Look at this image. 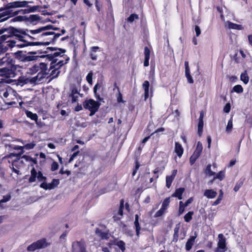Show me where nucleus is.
I'll use <instances>...</instances> for the list:
<instances>
[{"instance_id": "obj_1", "label": "nucleus", "mask_w": 252, "mask_h": 252, "mask_svg": "<svg viewBox=\"0 0 252 252\" xmlns=\"http://www.w3.org/2000/svg\"><path fill=\"white\" fill-rule=\"evenodd\" d=\"M58 28H55L52 25H48L37 29L28 31V33H27L26 32L22 33L34 40L41 41L36 42V45H49L55 42L61 35L66 32L64 29L62 30L61 33L49 31L50 30H58Z\"/></svg>"}, {"instance_id": "obj_2", "label": "nucleus", "mask_w": 252, "mask_h": 252, "mask_svg": "<svg viewBox=\"0 0 252 252\" xmlns=\"http://www.w3.org/2000/svg\"><path fill=\"white\" fill-rule=\"evenodd\" d=\"M65 61L64 60H60L58 62L57 60H55L54 62H51L50 64V67L48 69V71H50V72H48V74H50L51 76H52V79L57 78L59 74L60 73V71L59 69L64 64L67 63L69 58L67 57H64Z\"/></svg>"}, {"instance_id": "obj_3", "label": "nucleus", "mask_w": 252, "mask_h": 252, "mask_svg": "<svg viewBox=\"0 0 252 252\" xmlns=\"http://www.w3.org/2000/svg\"><path fill=\"white\" fill-rule=\"evenodd\" d=\"M100 103L92 99L86 100L83 103L84 108L90 111V116H93L97 111Z\"/></svg>"}, {"instance_id": "obj_4", "label": "nucleus", "mask_w": 252, "mask_h": 252, "mask_svg": "<svg viewBox=\"0 0 252 252\" xmlns=\"http://www.w3.org/2000/svg\"><path fill=\"white\" fill-rule=\"evenodd\" d=\"M49 244L45 239H40L34 242L27 247L28 252H34L37 249H43L47 247Z\"/></svg>"}, {"instance_id": "obj_5", "label": "nucleus", "mask_w": 252, "mask_h": 252, "mask_svg": "<svg viewBox=\"0 0 252 252\" xmlns=\"http://www.w3.org/2000/svg\"><path fill=\"white\" fill-rule=\"evenodd\" d=\"M46 177L44 176L40 171H37L34 167H33L31 170V176L29 179V183H33L36 181L41 182L45 181Z\"/></svg>"}, {"instance_id": "obj_6", "label": "nucleus", "mask_w": 252, "mask_h": 252, "mask_svg": "<svg viewBox=\"0 0 252 252\" xmlns=\"http://www.w3.org/2000/svg\"><path fill=\"white\" fill-rule=\"evenodd\" d=\"M16 69V66H4L0 68V76L8 78H14L16 73L15 70Z\"/></svg>"}, {"instance_id": "obj_7", "label": "nucleus", "mask_w": 252, "mask_h": 252, "mask_svg": "<svg viewBox=\"0 0 252 252\" xmlns=\"http://www.w3.org/2000/svg\"><path fill=\"white\" fill-rule=\"evenodd\" d=\"M60 51L55 52L52 54H48L46 56H41V58H45L46 60H48L51 62H54L55 60H57L58 62L60 60H64L65 61L64 57H66V56H61V54L64 53L65 52L64 50L59 49Z\"/></svg>"}, {"instance_id": "obj_8", "label": "nucleus", "mask_w": 252, "mask_h": 252, "mask_svg": "<svg viewBox=\"0 0 252 252\" xmlns=\"http://www.w3.org/2000/svg\"><path fill=\"white\" fill-rule=\"evenodd\" d=\"M0 66L3 67L16 66L12 55L7 53L3 57L0 58Z\"/></svg>"}, {"instance_id": "obj_9", "label": "nucleus", "mask_w": 252, "mask_h": 252, "mask_svg": "<svg viewBox=\"0 0 252 252\" xmlns=\"http://www.w3.org/2000/svg\"><path fill=\"white\" fill-rule=\"evenodd\" d=\"M32 1L27 0H17L13 2H9L7 4V8H27L30 7L29 3H32Z\"/></svg>"}, {"instance_id": "obj_10", "label": "nucleus", "mask_w": 252, "mask_h": 252, "mask_svg": "<svg viewBox=\"0 0 252 252\" xmlns=\"http://www.w3.org/2000/svg\"><path fill=\"white\" fill-rule=\"evenodd\" d=\"M218 239L219 241L216 252H225L226 250V239L222 234H219L218 235Z\"/></svg>"}, {"instance_id": "obj_11", "label": "nucleus", "mask_w": 252, "mask_h": 252, "mask_svg": "<svg viewBox=\"0 0 252 252\" xmlns=\"http://www.w3.org/2000/svg\"><path fill=\"white\" fill-rule=\"evenodd\" d=\"M85 247V242L83 240L74 242L72 244L73 252H87Z\"/></svg>"}, {"instance_id": "obj_12", "label": "nucleus", "mask_w": 252, "mask_h": 252, "mask_svg": "<svg viewBox=\"0 0 252 252\" xmlns=\"http://www.w3.org/2000/svg\"><path fill=\"white\" fill-rule=\"evenodd\" d=\"M19 80L20 82L23 83L24 84H30L32 85L40 84L37 74L33 77H21L19 78Z\"/></svg>"}, {"instance_id": "obj_13", "label": "nucleus", "mask_w": 252, "mask_h": 252, "mask_svg": "<svg viewBox=\"0 0 252 252\" xmlns=\"http://www.w3.org/2000/svg\"><path fill=\"white\" fill-rule=\"evenodd\" d=\"M8 33H11L12 34V37L15 36L16 37L17 39H18L19 41H24L23 38L24 37L20 34V33H22L24 34L22 32H26L27 33H28V30H27L26 31H20L19 30L15 29L13 27L10 28L8 30Z\"/></svg>"}, {"instance_id": "obj_14", "label": "nucleus", "mask_w": 252, "mask_h": 252, "mask_svg": "<svg viewBox=\"0 0 252 252\" xmlns=\"http://www.w3.org/2000/svg\"><path fill=\"white\" fill-rule=\"evenodd\" d=\"M11 9L7 8V4L4 8L0 9V19L2 18L1 21H6L10 17Z\"/></svg>"}, {"instance_id": "obj_15", "label": "nucleus", "mask_w": 252, "mask_h": 252, "mask_svg": "<svg viewBox=\"0 0 252 252\" xmlns=\"http://www.w3.org/2000/svg\"><path fill=\"white\" fill-rule=\"evenodd\" d=\"M196 237H197L196 232H195L193 235L190 236L189 238L187 241V242L186 244V245H185V248L187 251H189L191 249L192 247L195 242V240Z\"/></svg>"}, {"instance_id": "obj_16", "label": "nucleus", "mask_w": 252, "mask_h": 252, "mask_svg": "<svg viewBox=\"0 0 252 252\" xmlns=\"http://www.w3.org/2000/svg\"><path fill=\"white\" fill-rule=\"evenodd\" d=\"M177 173V170L174 169L172 171V175L171 176H167L166 177V187L169 188L171 187V184L174 179Z\"/></svg>"}, {"instance_id": "obj_17", "label": "nucleus", "mask_w": 252, "mask_h": 252, "mask_svg": "<svg viewBox=\"0 0 252 252\" xmlns=\"http://www.w3.org/2000/svg\"><path fill=\"white\" fill-rule=\"evenodd\" d=\"M217 192L213 189H206L204 192V195L209 199H212L216 197Z\"/></svg>"}, {"instance_id": "obj_18", "label": "nucleus", "mask_w": 252, "mask_h": 252, "mask_svg": "<svg viewBox=\"0 0 252 252\" xmlns=\"http://www.w3.org/2000/svg\"><path fill=\"white\" fill-rule=\"evenodd\" d=\"M174 152L180 158L183 154L184 149L182 145L179 142H175Z\"/></svg>"}, {"instance_id": "obj_19", "label": "nucleus", "mask_w": 252, "mask_h": 252, "mask_svg": "<svg viewBox=\"0 0 252 252\" xmlns=\"http://www.w3.org/2000/svg\"><path fill=\"white\" fill-rule=\"evenodd\" d=\"M95 233L101 239H108L109 238V235L108 233L102 231L99 228L96 229Z\"/></svg>"}, {"instance_id": "obj_20", "label": "nucleus", "mask_w": 252, "mask_h": 252, "mask_svg": "<svg viewBox=\"0 0 252 252\" xmlns=\"http://www.w3.org/2000/svg\"><path fill=\"white\" fill-rule=\"evenodd\" d=\"M17 41L14 39L10 38L9 40H6V42H4V52H5L8 48H12L16 46Z\"/></svg>"}, {"instance_id": "obj_21", "label": "nucleus", "mask_w": 252, "mask_h": 252, "mask_svg": "<svg viewBox=\"0 0 252 252\" xmlns=\"http://www.w3.org/2000/svg\"><path fill=\"white\" fill-rule=\"evenodd\" d=\"M149 86L150 84L148 81H144L142 84V88L144 90V96L145 99H147L149 96Z\"/></svg>"}, {"instance_id": "obj_22", "label": "nucleus", "mask_w": 252, "mask_h": 252, "mask_svg": "<svg viewBox=\"0 0 252 252\" xmlns=\"http://www.w3.org/2000/svg\"><path fill=\"white\" fill-rule=\"evenodd\" d=\"M202 149L203 146L202 143L200 141H198L197 143L196 148L192 155L198 158L201 155Z\"/></svg>"}, {"instance_id": "obj_23", "label": "nucleus", "mask_w": 252, "mask_h": 252, "mask_svg": "<svg viewBox=\"0 0 252 252\" xmlns=\"http://www.w3.org/2000/svg\"><path fill=\"white\" fill-rule=\"evenodd\" d=\"M138 220H139V216H138V215L136 214L134 224V225L135 227L136 235L138 237L139 236L140 231L141 230V227L140 226Z\"/></svg>"}, {"instance_id": "obj_24", "label": "nucleus", "mask_w": 252, "mask_h": 252, "mask_svg": "<svg viewBox=\"0 0 252 252\" xmlns=\"http://www.w3.org/2000/svg\"><path fill=\"white\" fill-rule=\"evenodd\" d=\"M180 225L179 223L177 224L174 228V233L173 235V241L177 242L179 238V232L180 229Z\"/></svg>"}, {"instance_id": "obj_25", "label": "nucleus", "mask_w": 252, "mask_h": 252, "mask_svg": "<svg viewBox=\"0 0 252 252\" xmlns=\"http://www.w3.org/2000/svg\"><path fill=\"white\" fill-rule=\"evenodd\" d=\"M227 24L229 29H236L238 30H242L243 29L242 25L233 23L229 21L227 22Z\"/></svg>"}, {"instance_id": "obj_26", "label": "nucleus", "mask_w": 252, "mask_h": 252, "mask_svg": "<svg viewBox=\"0 0 252 252\" xmlns=\"http://www.w3.org/2000/svg\"><path fill=\"white\" fill-rule=\"evenodd\" d=\"M184 190L185 189L183 188H179L176 190L172 196L177 197L179 199H181L182 198V195Z\"/></svg>"}, {"instance_id": "obj_27", "label": "nucleus", "mask_w": 252, "mask_h": 252, "mask_svg": "<svg viewBox=\"0 0 252 252\" xmlns=\"http://www.w3.org/2000/svg\"><path fill=\"white\" fill-rule=\"evenodd\" d=\"M99 49V47L97 46H93L91 47V52L90 53V56L91 59L93 60H96L97 59V56L95 54L97 50Z\"/></svg>"}, {"instance_id": "obj_28", "label": "nucleus", "mask_w": 252, "mask_h": 252, "mask_svg": "<svg viewBox=\"0 0 252 252\" xmlns=\"http://www.w3.org/2000/svg\"><path fill=\"white\" fill-rule=\"evenodd\" d=\"M38 66V69L39 72H42L44 73H47L46 71L48 70L47 64L44 63H41L37 64Z\"/></svg>"}, {"instance_id": "obj_29", "label": "nucleus", "mask_w": 252, "mask_h": 252, "mask_svg": "<svg viewBox=\"0 0 252 252\" xmlns=\"http://www.w3.org/2000/svg\"><path fill=\"white\" fill-rule=\"evenodd\" d=\"M12 37V34H4L0 37V41L2 42V46L4 45V42H6V40H9Z\"/></svg>"}, {"instance_id": "obj_30", "label": "nucleus", "mask_w": 252, "mask_h": 252, "mask_svg": "<svg viewBox=\"0 0 252 252\" xmlns=\"http://www.w3.org/2000/svg\"><path fill=\"white\" fill-rule=\"evenodd\" d=\"M26 116L31 120L35 121V122L37 120L38 117L36 114L33 113L32 112L27 110L26 111Z\"/></svg>"}, {"instance_id": "obj_31", "label": "nucleus", "mask_w": 252, "mask_h": 252, "mask_svg": "<svg viewBox=\"0 0 252 252\" xmlns=\"http://www.w3.org/2000/svg\"><path fill=\"white\" fill-rule=\"evenodd\" d=\"M240 78L241 80L245 84H247L249 82V77L246 71L241 73Z\"/></svg>"}, {"instance_id": "obj_32", "label": "nucleus", "mask_w": 252, "mask_h": 252, "mask_svg": "<svg viewBox=\"0 0 252 252\" xmlns=\"http://www.w3.org/2000/svg\"><path fill=\"white\" fill-rule=\"evenodd\" d=\"M205 173L206 175L209 177L215 176L216 175V173L214 171L211 170V165H208L205 170Z\"/></svg>"}, {"instance_id": "obj_33", "label": "nucleus", "mask_w": 252, "mask_h": 252, "mask_svg": "<svg viewBox=\"0 0 252 252\" xmlns=\"http://www.w3.org/2000/svg\"><path fill=\"white\" fill-rule=\"evenodd\" d=\"M23 161L22 160H20V159H18L17 160H15L12 162V170L13 172L16 173L17 174L19 175L21 174V173L20 171L18 169H16L14 168V166H17V163L18 162L22 163Z\"/></svg>"}, {"instance_id": "obj_34", "label": "nucleus", "mask_w": 252, "mask_h": 252, "mask_svg": "<svg viewBox=\"0 0 252 252\" xmlns=\"http://www.w3.org/2000/svg\"><path fill=\"white\" fill-rule=\"evenodd\" d=\"M48 74V73H44L42 72H39L37 74L38 76L39 81L40 83L44 82L46 76Z\"/></svg>"}, {"instance_id": "obj_35", "label": "nucleus", "mask_w": 252, "mask_h": 252, "mask_svg": "<svg viewBox=\"0 0 252 252\" xmlns=\"http://www.w3.org/2000/svg\"><path fill=\"white\" fill-rule=\"evenodd\" d=\"M29 9H24V13H29L31 12H34L35 11L37 10V9L39 8V6L35 5L33 6L29 7Z\"/></svg>"}, {"instance_id": "obj_36", "label": "nucleus", "mask_w": 252, "mask_h": 252, "mask_svg": "<svg viewBox=\"0 0 252 252\" xmlns=\"http://www.w3.org/2000/svg\"><path fill=\"white\" fill-rule=\"evenodd\" d=\"M101 87V84L97 83L95 85V86L94 88V95H95V97L97 98V99H99V100H101V98L99 95H97L96 91H97V89H99Z\"/></svg>"}, {"instance_id": "obj_37", "label": "nucleus", "mask_w": 252, "mask_h": 252, "mask_svg": "<svg viewBox=\"0 0 252 252\" xmlns=\"http://www.w3.org/2000/svg\"><path fill=\"white\" fill-rule=\"evenodd\" d=\"M39 71L38 66L37 64L34 65L32 67L29 68L28 73L33 74Z\"/></svg>"}, {"instance_id": "obj_38", "label": "nucleus", "mask_w": 252, "mask_h": 252, "mask_svg": "<svg viewBox=\"0 0 252 252\" xmlns=\"http://www.w3.org/2000/svg\"><path fill=\"white\" fill-rule=\"evenodd\" d=\"M233 127V123H232V119L230 118V119L228 121L227 123V125L226 127L225 131L226 132L229 133L231 131Z\"/></svg>"}, {"instance_id": "obj_39", "label": "nucleus", "mask_w": 252, "mask_h": 252, "mask_svg": "<svg viewBox=\"0 0 252 252\" xmlns=\"http://www.w3.org/2000/svg\"><path fill=\"white\" fill-rule=\"evenodd\" d=\"M60 184V181L58 179H54L51 183H49V185L51 187V189H53L57 187Z\"/></svg>"}, {"instance_id": "obj_40", "label": "nucleus", "mask_w": 252, "mask_h": 252, "mask_svg": "<svg viewBox=\"0 0 252 252\" xmlns=\"http://www.w3.org/2000/svg\"><path fill=\"white\" fill-rule=\"evenodd\" d=\"M233 91L237 93H242L243 92V88L240 85H235L233 88Z\"/></svg>"}, {"instance_id": "obj_41", "label": "nucleus", "mask_w": 252, "mask_h": 252, "mask_svg": "<svg viewBox=\"0 0 252 252\" xmlns=\"http://www.w3.org/2000/svg\"><path fill=\"white\" fill-rule=\"evenodd\" d=\"M115 244L119 247L122 251L125 250V244L122 241H118L115 242Z\"/></svg>"}, {"instance_id": "obj_42", "label": "nucleus", "mask_w": 252, "mask_h": 252, "mask_svg": "<svg viewBox=\"0 0 252 252\" xmlns=\"http://www.w3.org/2000/svg\"><path fill=\"white\" fill-rule=\"evenodd\" d=\"M203 121H199L198 124V133L200 136L203 131Z\"/></svg>"}, {"instance_id": "obj_43", "label": "nucleus", "mask_w": 252, "mask_h": 252, "mask_svg": "<svg viewBox=\"0 0 252 252\" xmlns=\"http://www.w3.org/2000/svg\"><path fill=\"white\" fill-rule=\"evenodd\" d=\"M36 144L34 142H32L30 143L25 144V145L23 146L24 149L26 150H31L33 149L34 146H35Z\"/></svg>"}, {"instance_id": "obj_44", "label": "nucleus", "mask_w": 252, "mask_h": 252, "mask_svg": "<svg viewBox=\"0 0 252 252\" xmlns=\"http://www.w3.org/2000/svg\"><path fill=\"white\" fill-rule=\"evenodd\" d=\"M170 202V197H168L165 198L162 204V206L161 208L164 209L165 210L167 208V207Z\"/></svg>"}, {"instance_id": "obj_45", "label": "nucleus", "mask_w": 252, "mask_h": 252, "mask_svg": "<svg viewBox=\"0 0 252 252\" xmlns=\"http://www.w3.org/2000/svg\"><path fill=\"white\" fill-rule=\"evenodd\" d=\"M14 91L12 89H9L7 90L5 92H4L3 94V97L7 98L10 95H12L14 93Z\"/></svg>"}, {"instance_id": "obj_46", "label": "nucleus", "mask_w": 252, "mask_h": 252, "mask_svg": "<svg viewBox=\"0 0 252 252\" xmlns=\"http://www.w3.org/2000/svg\"><path fill=\"white\" fill-rule=\"evenodd\" d=\"M193 214V212H189L184 216L185 220L186 222H189L192 219V216Z\"/></svg>"}, {"instance_id": "obj_47", "label": "nucleus", "mask_w": 252, "mask_h": 252, "mask_svg": "<svg viewBox=\"0 0 252 252\" xmlns=\"http://www.w3.org/2000/svg\"><path fill=\"white\" fill-rule=\"evenodd\" d=\"M139 17L138 15L136 14H132L127 19V21L131 23L134 21L135 19H138Z\"/></svg>"}, {"instance_id": "obj_48", "label": "nucleus", "mask_w": 252, "mask_h": 252, "mask_svg": "<svg viewBox=\"0 0 252 252\" xmlns=\"http://www.w3.org/2000/svg\"><path fill=\"white\" fill-rule=\"evenodd\" d=\"M224 177V173L223 171H220L214 177V180L218 179L220 180H222Z\"/></svg>"}, {"instance_id": "obj_49", "label": "nucleus", "mask_w": 252, "mask_h": 252, "mask_svg": "<svg viewBox=\"0 0 252 252\" xmlns=\"http://www.w3.org/2000/svg\"><path fill=\"white\" fill-rule=\"evenodd\" d=\"M22 159H24L26 161H32L34 164L36 163V160L35 159H33L32 158H31L28 156H26V155L23 156L22 157Z\"/></svg>"}, {"instance_id": "obj_50", "label": "nucleus", "mask_w": 252, "mask_h": 252, "mask_svg": "<svg viewBox=\"0 0 252 252\" xmlns=\"http://www.w3.org/2000/svg\"><path fill=\"white\" fill-rule=\"evenodd\" d=\"M185 76L188 79V83H190V84L193 83V80L190 75V71L185 72Z\"/></svg>"}, {"instance_id": "obj_51", "label": "nucleus", "mask_w": 252, "mask_h": 252, "mask_svg": "<svg viewBox=\"0 0 252 252\" xmlns=\"http://www.w3.org/2000/svg\"><path fill=\"white\" fill-rule=\"evenodd\" d=\"M40 187L45 190L51 189L49 184H47L45 181L40 184Z\"/></svg>"}, {"instance_id": "obj_52", "label": "nucleus", "mask_w": 252, "mask_h": 252, "mask_svg": "<svg viewBox=\"0 0 252 252\" xmlns=\"http://www.w3.org/2000/svg\"><path fill=\"white\" fill-rule=\"evenodd\" d=\"M185 204L182 201L179 202V213L180 215L182 214L185 210Z\"/></svg>"}, {"instance_id": "obj_53", "label": "nucleus", "mask_w": 252, "mask_h": 252, "mask_svg": "<svg viewBox=\"0 0 252 252\" xmlns=\"http://www.w3.org/2000/svg\"><path fill=\"white\" fill-rule=\"evenodd\" d=\"M10 198H11V196L9 194L6 195L5 196H3V198L0 201V205H1V204L2 203H5V202L9 201L10 199Z\"/></svg>"}, {"instance_id": "obj_54", "label": "nucleus", "mask_w": 252, "mask_h": 252, "mask_svg": "<svg viewBox=\"0 0 252 252\" xmlns=\"http://www.w3.org/2000/svg\"><path fill=\"white\" fill-rule=\"evenodd\" d=\"M87 80L89 84H92V79H93V73L92 72H89L87 77H86Z\"/></svg>"}, {"instance_id": "obj_55", "label": "nucleus", "mask_w": 252, "mask_h": 252, "mask_svg": "<svg viewBox=\"0 0 252 252\" xmlns=\"http://www.w3.org/2000/svg\"><path fill=\"white\" fill-rule=\"evenodd\" d=\"M22 12L23 13H24V10L23 9H20L19 10H17L14 12H13L12 10H11V14H10V17L15 16L17 15H18L20 12Z\"/></svg>"}, {"instance_id": "obj_56", "label": "nucleus", "mask_w": 252, "mask_h": 252, "mask_svg": "<svg viewBox=\"0 0 252 252\" xmlns=\"http://www.w3.org/2000/svg\"><path fill=\"white\" fill-rule=\"evenodd\" d=\"M165 211V210L161 208L158 211L156 214L155 217H158L162 215V214L164 213Z\"/></svg>"}, {"instance_id": "obj_57", "label": "nucleus", "mask_w": 252, "mask_h": 252, "mask_svg": "<svg viewBox=\"0 0 252 252\" xmlns=\"http://www.w3.org/2000/svg\"><path fill=\"white\" fill-rule=\"evenodd\" d=\"M58 163L57 162L54 161L51 164V170L55 171L58 168Z\"/></svg>"}, {"instance_id": "obj_58", "label": "nucleus", "mask_w": 252, "mask_h": 252, "mask_svg": "<svg viewBox=\"0 0 252 252\" xmlns=\"http://www.w3.org/2000/svg\"><path fill=\"white\" fill-rule=\"evenodd\" d=\"M144 55L145 57H150V50L148 47L144 48Z\"/></svg>"}, {"instance_id": "obj_59", "label": "nucleus", "mask_w": 252, "mask_h": 252, "mask_svg": "<svg viewBox=\"0 0 252 252\" xmlns=\"http://www.w3.org/2000/svg\"><path fill=\"white\" fill-rule=\"evenodd\" d=\"M71 93L70 95L79 94L78 90L75 87H72L71 89Z\"/></svg>"}, {"instance_id": "obj_60", "label": "nucleus", "mask_w": 252, "mask_h": 252, "mask_svg": "<svg viewBox=\"0 0 252 252\" xmlns=\"http://www.w3.org/2000/svg\"><path fill=\"white\" fill-rule=\"evenodd\" d=\"M230 110V103H227L223 108V111L225 113H229Z\"/></svg>"}, {"instance_id": "obj_61", "label": "nucleus", "mask_w": 252, "mask_h": 252, "mask_svg": "<svg viewBox=\"0 0 252 252\" xmlns=\"http://www.w3.org/2000/svg\"><path fill=\"white\" fill-rule=\"evenodd\" d=\"M37 58V56H29L26 57L25 60L28 61H31L36 60Z\"/></svg>"}, {"instance_id": "obj_62", "label": "nucleus", "mask_w": 252, "mask_h": 252, "mask_svg": "<svg viewBox=\"0 0 252 252\" xmlns=\"http://www.w3.org/2000/svg\"><path fill=\"white\" fill-rule=\"evenodd\" d=\"M195 33H196V35L197 36H198L201 33V30H200V29L199 27V26H195Z\"/></svg>"}, {"instance_id": "obj_63", "label": "nucleus", "mask_w": 252, "mask_h": 252, "mask_svg": "<svg viewBox=\"0 0 252 252\" xmlns=\"http://www.w3.org/2000/svg\"><path fill=\"white\" fill-rule=\"evenodd\" d=\"M197 157H196L195 156H194V155H192L189 159L190 162L191 164H193L195 161H196V159L197 158Z\"/></svg>"}, {"instance_id": "obj_64", "label": "nucleus", "mask_w": 252, "mask_h": 252, "mask_svg": "<svg viewBox=\"0 0 252 252\" xmlns=\"http://www.w3.org/2000/svg\"><path fill=\"white\" fill-rule=\"evenodd\" d=\"M30 18L32 21H36L39 19V16L37 15H32Z\"/></svg>"}]
</instances>
